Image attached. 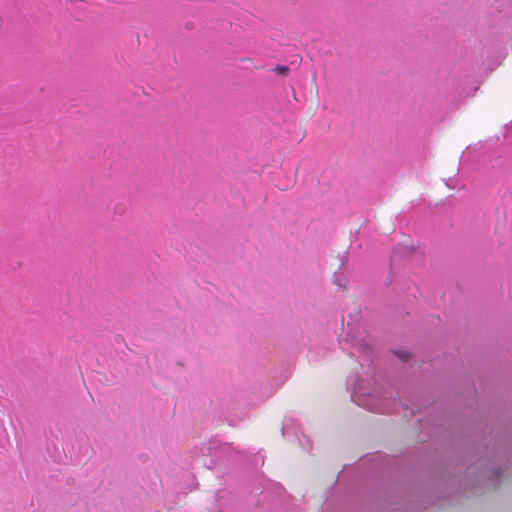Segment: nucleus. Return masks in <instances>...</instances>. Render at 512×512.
I'll return each mask as SVG.
<instances>
[{"mask_svg":"<svg viewBox=\"0 0 512 512\" xmlns=\"http://www.w3.org/2000/svg\"><path fill=\"white\" fill-rule=\"evenodd\" d=\"M334 283H335V284H338V286H341V283H338V281H337V280H334Z\"/></svg>","mask_w":512,"mask_h":512,"instance_id":"nucleus-3","label":"nucleus"},{"mask_svg":"<svg viewBox=\"0 0 512 512\" xmlns=\"http://www.w3.org/2000/svg\"><path fill=\"white\" fill-rule=\"evenodd\" d=\"M334 283H335V284H338V286H341V283H338V281H337V280H334Z\"/></svg>","mask_w":512,"mask_h":512,"instance_id":"nucleus-5","label":"nucleus"},{"mask_svg":"<svg viewBox=\"0 0 512 512\" xmlns=\"http://www.w3.org/2000/svg\"><path fill=\"white\" fill-rule=\"evenodd\" d=\"M334 283H335V284H338V286H341V283H338V281H337V280H334Z\"/></svg>","mask_w":512,"mask_h":512,"instance_id":"nucleus-4","label":"nucleus"},{"mask_svg":"<svg viewBox=\"0 0 512 512\" xmlns=\"http://www.w3.org/2000/svg\"><path fill=\"white\" fill-rule=\"evenodd\" d=\"M274 71L277 73V74H280V75H287L289 72H290V68L289 66L287 65H277L275 68H274Z\"/></svg>","mask_w":512,"mask_h":512,"instance_id":"nucleus-1","label":"nucleus"},{"mask_svg":"<svg viewBox=\"0 0 512 512\" xmlns=\"http://www.w3.org/2000/svg\"><path fill=\"white\" fill-rule=\"evenodd\" d=\"M397 355L402 359V360H407L409 358V355L408 353L406 352H398Z\"/></svg>","mask_w":512,"mask_h":512,"instance_id":"nucleus-2","label":"nucleus"}]
</instances>
